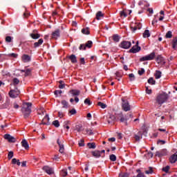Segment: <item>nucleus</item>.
<instances>
[{
	"mask_svg": "<svg viewBox=\"0 0 177 177\" xmlns=\"http://www.w3.org/2000/svg\"><path fill=\"white\" fill-rule=\"evenodd\" d=\"M169 96L166 93H162L158 94L156 96V104L159 106V107H161L164 103H166V102L168 100Z\"/></svg>",
	"mask_w": 177,
	"mask_h": 177,
	"instance_id": "f257e3e1",
	"label": "nucleus"
},
{
	"mask_svg": "<svg viewBox=\"0 0 177 177\" xmlns=\"http://www.w3.org/2000/svg\"><path fill=\"white\" fill-rule=\"evenodd\" d=\"M32 106V103L31 102H24L23 104L21 111H22V114H24V118H28L30 117V114H31Z\"/></svg>",
	"mask_w": 177,
	"mask_h": 177,
	"instance_id": "f03ea898",
	"label": "nucleus"
},
{
	"mask_svg": "<svg viewBox=\"0 0 177 177\" xmlns=\"http://www.w3.org/2000/svg\"><path fill=\"white\" fill-rule=\"evenodd\" d=\"M118 121H120V122H124L126 127H128V120L133 117L132 113H127L124 116L122 112L118 113Z\"/></svg>",
	"mask_w": 177,
	"mask_h": 177,
	"instance_id": "7ed1b4c3",
	"label": "nucleus"
},
{
	"mask_svg": "<svg viewBox=\"0 0 177 177\" xmlns=\"http://www.w3.org/2000/svg\"><path fill=\"white\" fill-rule=\"evenodd\" d=\"M156 57V53L153 51L149 55H145L140 58V62H147L149 60H154Z\"/></svg>",
	"mask_w": 177,
	"mask_h": 177,
	"instance_id": "20e7f679",
	"label": "nucleus"
},
{
	"mask_svg": "<svg viewBox=\"0 0 177 177\" xmlns=\"http://www.w3.org/2000/svg\"><path fill=\"white\" fill-rule=\"evenodd\" d=\"M10 97H12V99H15V97H17L19 95H20V90L17 88V87H15V89H11L8 93Z\"/></svg>",
	"mask_w": 177,
	"mask_h": 177,
	"instance_id": "39448f33",
	"label": "nucleus"
},
{
	"mask_svg": "<svg viewBox=\"0 0 177 177\" xmlns=\"http://www.w3.org/2000/svg\"><path fill=\"white\" fill-rule=\"evenodd\" d=\"M122 109L124 111H131V105L127 100L122 99Z\"/></svg>",
	"mask_w": 177,
	"mask_h": 177,
	"instance_id": "423d86ee",
	"label": "nucleus"
},
{
	"mask_svg": "<svg viewBox=\"0 0 177 177\" xmlns=\"http://www.w3.org/2000/svg\"><path fill=\"white\" fill-rule=\"evenodd\" d=\"M142 48L139 46V41H136V44L135 46H133L130 50L129 53H138V52H140V50Z\"/></svg>",
	"mask_w": 177,
	"mask_h": 177,
	"instance_id": "0eeeda50",
	"label": "nucleus"
},
{
	"mask_svg": "<svg viewBox=\"0 0 177 177\" xmlns=\"http://www.w3.org/2000/svg\"><path fill=\"white\" fill-rule=\"evenodd\" d=\"M132 44L131 41H123L120 43V48H122L123 49H129L131 48Z\"/></svg>",
	"mask_w": 177,
	"mask_h": 177,
	"instance_id": "6e6552de",
	"label": "nucleus"
},
{
	"mask_svg": "<svg viewBox=\"0 0 177 177\" xmlns=\"http://www.w3.org/2000/svg\"><path fill=\"white\" fill-rule=\"evenodd\" d=\"M156 62L160 66H164L165 64V59L163 58L162 55H159L156 57Z\"/></svg>",
	"mask_w": 177,
	"mask_h": 177,
	"instance_id": "1a4fd4ad",
	"label": "nucleus"
},
{
	"mask_svg": "<svg viewBox=\"0 0 177 177\" xmlns=\"http://www.w3.org/2000/svg\"><path fill=\"white\" fill-rule=\"evenodd\" d=\"M4 139H6V140H8L9 142V143H15L16 142V138L15 137L10 136V134H5Z\"/></svg>",
	"mask_w": 177,
	"mask_h": 177,
	"instance_id": "9d476101",
	"label": "nucleus"
},
{
	"mask_svg": "<svg viewBox=\"0 0 177 177\" xmlns=\"http://www.w3.org/2000/svg\"><path fill=\"white\" fill-rule=\"evenodd\" d=\"M30 37L32 39H39V38H41V35L38 33V30H34L32 33L30 34Z\"/></svg>",
	"mask_w": 177,
	"mask_h": 177,
	"instance_id": "9b49d317",
	"label": "nucleus"
},
{
	"mask_svg": "<svg viewBox=\"0 0 177 177\" xmlns=\"http://www.w3.org/2000/svg\"><path fill=\"white\" fill-rule=\"evenodd\" d=\"M50 118H49V115L46 114L44 119L41 121V124L42 125H50V122H49Z\"/></svg>",
	"mask_w": 177,
	"mask_h": 177,
	"instance_id": "f8f14e48",
	"label": "nucleus"
},
{
	"mask_svg": "<svg viewBox=\"0 0 177 177\" xmlns=\"http://www.w3.org/2000/svg\"><path fill=\"white\" fill-rule=\"evenodd\" d=\"M57 143L59 147V153L63 154V153H64V145L63 144V142H62V141H60L59 139H57Z\"/></svg>",
	"mask_w": 177,
	"mask_h": 177,
	"instance_id": "ddd939ff",
	"label": "nucleus"
},
{
	"mask_svg": "<svg viewBox=\"0 0 177 177\" xmlns=\"http://www.w3.org/2000/svg\"><path fill=\"white\" fill-rule=\"evenodd\" d=\"M52 38L54 39H57L60 37V29H57L51 34Z\"/></svg>",
	"mask_w": 177,
	"mask_h": 177,
	"instance_id": "4468645a",
	"label": "nucleus"
},
{
	"mask_svg": "<svg viewBox=\"0 0 177 177\" xmlns=\"http://www.w3.org/2000/svg\"><path fill=\"white\" fill-rule=\"evenodd\" d=\"M21 59H22V62H24V63H28V62H31V57H30V55H28L27 54L23 55L21 57Z\"/></svg>",
	"mask_w": 177,
	"mask_h": 177,
	"instance_id": "2eb2a0df",
	"label": "nucleus"
},
{
	"mask_svg": "<svg viewBox=\"0 0 177 177\" xmlns=\"http://www.w3.org/2000/svg\"><path fill=\"white\" fill-rule=\"evenodd\" d=\"M42 169L43 171H46V174H48V175H52V174H53V169L48 166L43 167Z\"/></svg>",
	"mask_w": 177,
	"mask_h": 177,
	"instance_id": "dca6fc26",
	"label": "nucleus"
},
{
	"mask_svg": "<svg viewBox=\"0 0 177 177\" xmlns=\"http://www.w3.org/2000/svg\"><path fill=\"white\" fill-rule=\"evenodd\" d=\"M100 151L99 150H95L91 151V154L93 156V157H95V158H100V157L102 156V155H100Z\"/></svg>",
	"mask_w": 177,
	"mask_h": 177,
	"instance_id": "f3484780",
	"label": "nucleus"
},
{
	"mask_svg": "<svg viewBox=\"0 0 177 177\" xmlns=\"http://www.w3.org/2000/svg\"><path fill=\"white\" fill-rule=\"evenodd\" d=\"M44 44V39H39L37 41L35 42L33 44L34 48H39L41 45Z\"/></svg>",
	"mask_w": 177,
	"mask_h": 177,
	"instance_id": "a211bd4d",
	"label": "nucleus"
},
{
	"mask_svg": "<svg viewBox=\"0 0 177 177\" xmlns=\"http://www.w3.org/2000/svg\"><path fill=\"white\" fill-rule=\"evenodd\" d=\"M68 59L71 60V63H73V64L78 62L77 60V57L74 54H72L71 55H70L68 57Z\"/></svg>",
	"mask_w": 177,
	"mask_h": 177,
	"instance_id": "6ab92c4d",
	"label": "nucleus"
},
{
	"mask_svg": "<svg viewBox=\"0 0 177 177\" xmlns=\"http://www.w3.org/2000/svg\"><path fill=\"white\" fill-rule=\"evenodd\" d=\"M21 146L22 147H24L25 150H28V149H30V146L28 145V142H27L26 140H23L21 141Z\"/></svg>",
	"mask_w": 177,
	"mask_h": 177,
	"instance_id": "aec40b11",
	"label": "nucleus"
},
{
	"mask_svg": "<svg viewBox=\"0 0 177 177\" xmlns=\"http://www.w3.org/2000/svg\"><path fill=\"white\" fill-rule=\"evenodd\" d=\"M70 93H71L73 96H80L81 91L80 90L72 89L70 91Z\"/></svg>",
	"mask_w": 177,
	"mask_h": 177,
	"instance_id": "412c9836",
	"label": "nucleus"
},
{
	"mask_svg": "<svg viewBox=\"0 0 177 177\" xmlns=\"http://www.w3.org/2000/svg\"><path fill=\"white\" fill-rule=\"evenodd\" d=\"M104 17V14H103V12H102V11H98L96 13L95 19H96V20H101L102 17Z\"/></svg>",
	"mask_w": 177,
	"mask_h": 177,
	"instance_id": "4be33fe9",
	"label": "nucleus"
},
{
	"mask_svg": "<svg viewBox=\"0 0 177 177\" xmlns=\"http://www.w3.org/2000/svg\"><path fill=\"white\" fill-rule=\"evenodd\" d=\"M112 39L113 41L115 42H120V39H121V36L117 35V34H115L112 36Z\"/></svg>",
	"mask_w": 177,
	"mask_h": 177,
	"instance_id": "5701e85b",
	"label": "nucleus"
},
{
	"mask_svg": "<svg viewBox=\"0 0 177 177\" xmlns=\"http://www.w3.org/2000/svg\"><path fill=\"white\" fill-rule=\"evenodd\" d=\"M140 28H142V25H140V24H139L138 26H131L132 32H135L136 30H140Z\"/></svg>",
	"mask_w": 177,
	"mask_h": 177,
	"instance_id": "b1692460",
	"label": "nucleus"
},
{
	"mask_svg": "<svg viewBox=\"0 0 177 177\" xmlns=\"http://www.w3.org/2000/svg\"><path fill=\"white\" fill-rule=\"evenodd\" d=\"M169 161L171 164H175L177 161V158L175 154L172 155L171 158H169Z\"/></svg>",
	"mask_w": 177,
	"mask_h": 177,
	"instance_id": "393cba45",
	"label": "nucleus"
},
{
	"mask_svg": "<svg viewBox=\"0 0 177 177\" xmlns=\"http://www.w3.org/2000/svg\"><path fill=\"white\" fill-rule=\"evenodd\" d=\"M161 74H162L161 71H156V73L154 74L156 80H160V78H161Z\"/></svg>",
	"mask_w": 177,
	"mask_h": 177,
	"instance_id": "a878e982",
	"label": "nucleus"
},
{
	"mask_svg": "<svg viewBox=\"0 0 177 177\" xmlns=\"http://www.w3.org/2000/svg\"><path fill=\"white\" fill-rule=\"evenodd\" d=\"M84 45H85L86 48H88V49H91V48H92V45H93V42H92V41L89 40Z\"/></svg>",
	"mask_w": 177,
	"mask_h": 177,
	"instance_id": "bb28decb",
	"label": "nucleus"
},
{
	"mask_svg": "<svg viewBox=\"0 0 177 177\" xmlns=\"http://www.w3.org/2000/svg\"><path fill=\"white\" fill-rule=\"evenodd\" d=\"M62 104V109H68V102L66 100H62L61 102Z\"/></svg>",
	"mask_w": 177,
	"mask_h": 177,
	"instance_id": "cd10ccee",
	"label": "nucleus"
},
{
	"mask_svg": "<svg viewBox=\"0 0 177 177\" xmlns=\"http://www.w3.org/2000/svg\"><path fill=\"white\" fill-rule=\"evenodd\" d=\"M109 118H110L112 121H118V114H116V115H110Z\"/></svg>",
	"mask_w": 177,
	"mask_h": 177,
	"instance_id": "c85d7f7f",
	"label": "nucleus"
},
{
	"mask_svg": "<svg viewBox=\"0 0 177 177\" xmlns=\"http://www.w3.org/2000/svg\"><path fill=\"white\" fill-rule=\"evenodd\" d=\"M87 146L88 149H96V144L95 142H88Z\"/></svg>",
	"mask_w": 177,
	"mask_h": 177,
	"instance_id": "c756f323",
	"label": "nucleus"
},
{
	"mask_svg": "<svg viewBox=\"0 0 177 177\" xmlns=\"http://www.w3.org/2000/svg\"><path fill=\"white\" fill-rule=\"evenodd\" d=\"M60 175L61 176L65 177L67 176L68 173H67V169H64L60 171Z\"/></svg>",
	"mask_w": 177,
	"mask_h": 177,
	"instance_id": "7c9ffc66",
	"label": "nucleus"
},
{
	"mask_svg": "<svg viewBox=\"0 0 177 177\" xmlns=\"http://www.w3.org/2000/svg\"><path fill=\"white\" fill-rule=\"evenodd\" d=\"M150 37V31L149 30H145L143 33L144 38H149Z\"/></svg>",
	"mask_w": 177,
	"mask_h": 177,
	"instance_id": "2f4dec72",
	"label": "nucleus"
},
{
	"mask_svg": "<svg viewBox=\"0 0 177 177\" xmlns=\"http://www.w3.org/2000/svg\"><path fill=\"white\" fill-rule=\"evenodd\" d=\"M148 84H149L150 85H156V80H154V79L153 77H150L148 80H147Z\"/></svg>",
	"mask_w": 177,
	"mask_h": 177,
	"instance_id": "473e14b6",
	"label": "nucleus"
},
{
	"mask_svg": "<svg viewBox=\"0 0 177 177\" xmlns=\"http://www.w3.org/2000/svg\"><path fill=\"white\" fill-rule=\"evenodd\" d=\"M172 48L173 49H177V39H174L172 41Z\"/></svg>",
	"mask_w": 177,
	"mask_h": 177,
	"instance_id": "72a5a7b5",
	"label": "nucleus"
},
{
	"mask_svg": "<svg viewBox=\"0 0 177 177\" xmlns=\"http://www.w3.org/2000/svg\"><path fill=\"white\" fill-rule=\"evenodd\" d=\"M82 34H85L86 35H89V28H86L82 29Z\"/></svg>",
	"mask_w": 177,
	"mask_h": 177,
	"instance_id": "f704fd0d",
	"label": "nucleus"
},
{
	"mask_svg": "<svg viewBox=\"0 0 177 177\" xmlns=\"http://www.w3.org/2000/svg\"><path fill=\"white\" fill-rule=\"evenodd\" d=\"M97 106H100L101 109H106L107 107V105L102 102H97Z\"/></svg>",
	"mask_w": 177,
	"mask_h": 177,
	"instance_id": "c9c22d12",
	"label": "nucleus"
},
{
	"mask_svg": "<svg viewBox=\"0 0 177 177\" xmlns=\"http://www.w3.org/2000/svg\"><path fill=\"white\" fill-rule=\"evenodd\" d=\"M12 82H13V85L16 86V85H19V84H20V80H19L17 77H15L12 80Z\"/></svg>",
	"mask_w": 177,
	"mask_h": 177,
	"instance_id": "e433bc0d",
	"label": "nucleus"
},
{
	"mask_svg": "<svg viewBox=\"0 0 177 177\" xmlns=\"http://www.w3.org/2000/svg\"><path fill=\"white\" fill-rule=\"evenodd\" d=\"M31 71L32 70L30 68H27L25 71V77H28V75H30L31 74Z\"/></svg>",
	"mask_w": 177,
	"mask_h": 177,
	"instance_id": "4c0bfd02",
	"label": "nucleus"
},
{
	"mask_svg": "<svg viewBox=\"0 0 177 177\" xmlns=\"http://www.w3.org/2000/svg\"><path fill=\"white\" fill-rule=\"evenodd\" d=\"M53 125H54L55 128H59V127H60V123L59 122V120H55L53 122Z\"/></svg>",
	"mask_w": 177,
	"mask_h": 177,
	"instance_id": "58836bf2",
	"label": "nucleus"
},
{
	"mask_svg": "<svg viewBox=\"0 0 177 177\" xmlns=\"http://www.w3.org/2000/svg\"><path fill=\"white\" fill-rule=\"evenodd\" d=\"M78 145L80 147H84V146H85V140H84V139H81L80 141H79Z\"/></svg>",
	"mask_w": 177,
	"mask_h": 177,
	"instance_id": "ea45409f",
	"label": "nucleus"
},
{
	"mask_svg": "<svg viewBox=\"0 0 177 177\" xmlns=\"http://www.w3.org/2000/svg\"><path fill=\"white\" fill-rule=\"evenodd\" d=\"M109 159L111 160V161H117V156H115V155L114 154H111L109 156Z\"/></svg>",
	"mask_w": 177,
	"mask_h": 177,
	"instance_id": "a19ab883",
	"label": "nucleus"
},
{
	"mask_svg": "<svg viewBox=\"0 0 177 177\" xmlns=\"http://www.w3.org/2000/svg\"><path fill=\"white\" fill-rule=\"evenodd\" d=\"M86 132L87 135H88L89 136H92V135H93V132L92 131V129H86Z\"/></svg>",
	"mask_w": 177,
	"mask_h": 177,
	"instance_id": "79ce46f5",
	"label": "nucleus"
},
{
	"mask_svg": "<svg viewBox=\"0 0 177 177\" xmlns=\"http://www.w3.org/2000/svg\"><path fill=\"white\" fill-rule=\"evenodd\" d=\"M84 104H86L87 106H91V104H92V102H91V100H89V98H86L84 100Z\"/></svg>",
	"mask_w": 177,
	"mask_h": 177,
	"instance_id": "37998d69",
	"label": "nucleus"
},
{
	"mask_svg": "<svg viewBox=\"0 0 177 177\" xmlns=\"http://www.w3.org/2000/svg\"><path fill=\"white\" fill-rule=\"evenodd\" d=\"M79 50H86V47L85 46V44H80V46H79Z\"/></svg>",
	"mask_w": 177,
	"mask_h": 177,
	"instance_id": "c03bdc74",
	"label": "nucleus"
},
{
	"mask_svg": "<svg viewBox=\"0 0 177 177\" xmlns=\"http://www.w3.org/2000/svg\"><path fill=\"white\" fill-rule=\"evenodd\" d=\"M165 37L166 38H172V32L171 30L168 31L166 33Z\"/></svg>",
	"mask_w": 177,
	"mask_h": 177,
	"instance_id": "a18cd8bd",
	"label": "nucleus"
},
{
	"mask_svg": "<svg viewBox=\"0 0 177 177\" xmlns=\"http://www.w3.org/2000/svg\"><path fill=\"white\" fill-rule=\"evenodd\" d=\"M59 82L60 84L59 86V89H64V82L60 80Z\"/></svg>",
	"mask_w": 177,
	"mask_h": 177,
	"instance_id": "49530a36",
	"label": "nucleus"
},
{
	"mask_svg": "<svg viewBox=\"0 0 177 177\" xmlns=\"http://www.w3.org/2000/svg\"><path fill=\"white\" fill-rule=\"evenodd\" d=\"M129 77L130 78V81H135V75L133 73L129 74Z\"/></svg>",
	"mask_w": 177,
	"mask_h": 177,
	"instance_id": "de8ad7c7",
	"label": "nucleus"
},
{
	"mask_svg": "<svg viewBox=\"0 0 177 177\" xmlns=\"http://www.w3.org/2000/svg\"><path fill=\"white\" fill-rule=\"evenodd\" d=\"M8 160H12V158H13V151H10L8 153Z\"/></svg>",
	"mask_w": 177,
	"mask_h": 177,
	"instance_id": "09e8293b",
	"label": "nucleus"
},
{
	"mask_svg": "<svg viewBox=\"0 0 177 177\" xmlns=\"http://www.w3.org/2000/svg\"><path fill=\"white\" fill-rule=\"evenodd\" d=\"M169 166H166L162 169L163 172H166V174H168V171H169Z\"/></svg>",
	"mask_w": 177,
	"mask_h": 177,
	"instance_id": "8fccbe9b",
	"label": "nucleus"
},
{
	"mask_svg": "<svg viewBox=\"0 0 177 177\" xmlns=\"http://www.w3.org/2000/svg\"><path fill=\"white\" fill-rule=\"evenodd\" d=\"M119 177H129V174L128 173H120Z\"/></svg>",
	"mask_w": 177,
	"mask_h": 177,
	"instance_id": "3c124183",
	"label": "nucleus"
},
{
	"mask_svg": "<svg viewBox=\"0 0 177 177\" xmlns=\"http://www.w3.org/2000/svg\"><path fill=\"white\" fill-rule=\"evenodd\" d=\"M145 174H147V175H149L150 174H153V168L152 167H149V170H146L145 171Z\"/></svg>",
	"mask_w": 177,
	"mask_h": 177,
	"instance_id": "603ef678",
	"label": "nucleus"
},
{
	"mask_svg": "<svg viewBox=\"0 0 177 177\" xmlns=\"http://www.w3.org/2000/svg\"><path fill=\"white\" fill-rule=\"evenodd\" d=\"M155 156L156 157H159V158L162 157V154L161 153V151H156Z\"/></svg>",
	"mask_w": 177,
	"mask_h": 177,
	"instance_id": "864d4df0",
	"label": "nucleus"
},
{
	"mask_svg": "<svg viewBox=\"0 0 177 177\" xmlns=\"http://www.w3.org/2000/svg\"><path fill=\"white\" fill-rule=\"evenodd\" d=\"M12 38L10 36H7L6 37V42H12Z\"/></svg>",
	"mask_w": 177,
	"mask_h": 177,
	"instance_id": "5fc2aeb1",
	"label": "nucleus"
},
{
	"mask_svg": "<svg viewBox=\"0 0 177 177\" xmlns=\"http://www.w3.org/2000/svg\"><path fill=\"white\" fill-rule=\"evenodd\" d=\"M145 68H141V70L138 71V74L139 75H143V74H145Z\"/></svg>",
	"mask_w": 177,
	"mask_h": 177,
	"instance_id": "6e6d98bb",
	"label": "nucleus"
},
{
	"mask_svg": "<svg viewBox=\"0 0 177 177\" xmlns=\"http://www.w3.org/2000/svg\"><path fill=\"white\" fill-rule=\"evenodd\" d=\"M160 153L162 154V156H167V149L160 150Z\"/></svg>",
	"mask_w": 177,
	"mask_h": 177,
	"instance_id": "4d7b16f0",
	"label": "nucleus"
},
{
	"mask_svg": "<svg viewBox=\"0 0 177 177\" xmlns=\"http://www.w3.org/2000/svg\"><path fill=\"white\" fill-rule=\"evenodd\" d=\"M71 115H74V114H77V111L75 109H73L69 111Z\"/></svg>",
	"mask_w": 177,
	"mask_h": 177,
	"instance_id": "13d9d810",
	"label": "nucleus"
},
{
	"mask_svg": "<svg viewBox=\"0 0 177 177\" xmlns=\"http://www.w3.org/2000/svg\"><path fill=\"white\" fill-rule=\"evenodd\" d=\"M151 89H149V87L148 86H146V93L148 94V95H151Z\"/></svg>",
	"mask_w": 177,
	"mask_h": 177,
	"instance_id": "bf43d9fd",
	"label": "nucleus"
},
{
	"mask_svg": "<svg viewBox=\"0 0 177 177\" xmlns=\"http://www.w3.org/2000/svg\"><path fill=\"white\" fill-rule=\"evenodd\" d=\"M120 16H121V17H127L128 15H127V13H125V12H124V11H121L120 12Z\"/></svg>",
	"mask_w": 177,
	"mask_h": 177,
	"instance_id": "052dcab7",
	"label": "nucleus"
},
{
	"mask_svg": "<svg viewBox=\"0 0 177 177\" xmlns=\"http://www.w3.org/2000/svg\"><path fill=\"white\" fill-rule=\"evenodd\" d=\"M58 117H59V118H63V117H64V113H63V112L59 111Z\"/></svg>",
	"mask_w": 177,
	"mask_h": 177,
	"instance_id": "680f3d73",
	"label": "nucleus"
},
{
	"mask_svg": "<svg viewBox=\"0 0 177 177\" xmlns=\"http://www.w3.org/2000/svg\"><path fill=\"white\" fill-rule=\"evenodd\" d=\"M134 139L137 141L139 142L140 140V136H139L138 135H135L134 136Z\"/></svg>",
	"mask_w": 177,
	"mask_h": 177,
	"instance_id": "e2e57ef3",
	"label": "nucleus"
},
{
	"mask_svg": "<svg viewBox=\"0 0 177 177\" xmlns=\"http://www.w3.org/2000/svg\"><path fill=\"white\" fill-rule=\"evenodd\" d=\"M55 95H62V90H56L55 92H54Z\"/></svg>",
	"mask_w": 177,
	"mask_h": 177,
	"instance_id": "0e129e2a",
	"label": "nucleus"
},
{
	"mask_svg": "<svg viewBox=\"0 0 177 177\" xmlns=\"http://www.w3.org/2000/svg\"><path fill=\"white\" fill-rule=\"evenodd\" d=\"M9 56H10L11 57H15L16 59V57H17L18 55L12 53L9 54Z\"/></svg>",
	"mask_w": 177,
	"mask_h": 177,
	"instance_id": "69168bd1",
	"label": "nucleus"
},
{
	"mask_svg": "<svg viewBox=\"0 0 177 177\" xmlns=\"http://www.w3.org/2000/svg\"><path fill=\"white\" fill-rule=\"evenodd\" d=\"M158 145H165V140H158Z\"/></svg>",
	"mask_w": 177,
	"mask_h": 177,
	"instance_id": "338daca9",
	"label": "nucleus"
},
{
	"mask_svg": "<svg viewBox=\"0 0 177 177\" xmlns=\"http://www.w3.org/2000/svg\"><path fill=\"white\" fill-rule=\"evenodd\" d=\"M53 160H55V161H59V160H60V158L59 157V155H55Z\"/></svg>",
	"mask_w": 177,
	"mask_h": 177,
	"instance_id": "774afa93",
	"label": "nucleus"
}]
</instances>
